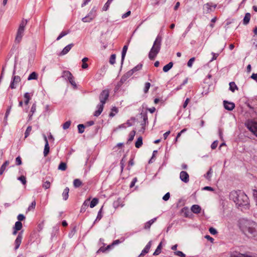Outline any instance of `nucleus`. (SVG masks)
I'll return each instance as SVG.
<instances>
[{
  "label": "nucleus",
  "instance_id": "obj_1",
  "mask_svg": "<svg viewBox=\"0 0 257 257\" xmlns=\"http://www.w3.org/2000/svg\"><path fill=\"white\" fill-rule=\"evenodd\" d=\"M238 226L241 232L248 238L257 240V223L254 221L240 219Z\"/></svg>",
  "mask_w": 257,
  "mask_h": 257
},
{
  "label": "nucleus",
  "instance_id": "obj_2",
  "mask_svg": "<svg viewBox=\"0 0 257 257\" xmlns=\"http://www.w3.org/2000/svg\"><path fill=\"white\" fill-rule=\"evenodd\" d=\"M229 198L236 204L237 206L248 208L249 201L247 196L242 191H232L230 193Z\"/></svg>",
  "mask_w": 257,
  "mask_h": 257
},
{
  "label": "nucleus",
  "instance_id": "obj_3",
  "mask_svg": "<svg viewBox=\"0 0 257 257\" xmlns=\"http://www.w3.org/2000/svg\"><path fill=\"white\" fill-rule=\"evenodd\" d=\"M109 96V91L108 89H105L100 93L99 98L100 100V104L97 106V109L94 112V115L98 116L103 111L104 105L106 103Z\"/></svg>",
  "mask_w": 257,
  "mask_h": 257
},
{
  "label": "nucleus",
  "instance_id": "obj_4",
  "mask_svg": "<svg viewBox=\"0 0 257 257\" xmlns=\"http://www.w3.org/2000/svg\"><path fill=\"white\" fill-rule=\"evenodd\" d=\"M162 37L158 35L156 37L153 45L149 53V58L151 60H154L161 49Z\"/></svg>",
  "mask_w": 257,
  "mask_h": 257
},
{
  "label": "nucleus",
  "instance_id": "obj_5",
  "mask_svg": "<svg viewBox=\"0 0 257 257\" xmlns=\"http://www.w3.org/2000/svg\"><path fill=\"white\" fill-rule=\"evenodd\" d=\"M27 24V20L23 19L21 24H20L19 29L17 31V36L15 39V41L19 43L23 36L24 32L25 31V27Z\"/></svg>",
  "mask_w": 257,
  "mask_h": 257
},
{
  "label": "nucleus",
  "instance_id": "obj_6",
  "mask_svg": "<svg viewBox=\"0 0 257 257\" xmlns=\"http://www.w3.org/2000/svg\"><path fill=\"white\" fill-rule=\"evenodd\" d=\"M245 125L247 128L257 137V121L256 120H248Z\"/></svg>",
  "mask_w": 257,
  "mask_h": 257
},
{
  "label": "nucleus",
  "instance_id": "obj_7",
  "mask_svg": "<svg viewBox=\"0 0 257 257\" xmlns=\"http://www.w3.org/2000/svg\"><path fill=\"white\" fill-rule=\"evenodd\" d=\"M216 7V4H214L212 2L207 3L203 6V10L206 14H208L213 12Z\"/></svg>",
  "mask_w": 257,
  "mask_h": 257
},
{
  "label": "nucleus",
  "instance_id": "obj_8",
  "mask_svg": "<svg viewBox=\"0 0 257 257\" xmlns=\"http://www.w3.org/2000/svg\"><path fill=\"white\" fill-rule=\"evenodd\" d=\"M21 79L19 76H12L9 88L12 89H15L17 85L21 81Z\"/></svg>",
  "mask_w": 257,
  "mask_h": 257
},
{
  "label": "nucleus",
  "instance_id": "obj_9",
  "mask_svg": "<svg viewBox=\"0 0 257 257\" xmlns=\"http://www.w3.org/2000/svg\"><path fill=\"white\" fill-rule=\"evenodd\" d=\"M180 179L182 181L187 183L189 181V176L187 172L182 171L180 173Z\"/></svg>",
  "mask_w": 257,
  "mask_h": 257
},
{
  "label": "nucleus",
  "instance_id": "obj_10",
  "mask_svg": "<svg viewBox=\"0 0 257 257\" xmlns=\"http://www.w3.org/2000/svg\"><path fill=\"white\" fill-rule=\"evenodd\" d=\"M22 238H23V233H22V231H21V232H20L18 234L16 239L15 241V250H17L20 247V245L22 242Z\"/></svg>",
  "mask_w": 257,
  "mask_h": 257
},
{
  "label": "nucleus",
  "instance_id": "obj_11",
  "mask_svg": "<svg viewBox=\"0 0 257 257\" xmlns=\"http://www.w3.org/2000/svg\"><path fill=\"white\" fill-rule=\"evenodd\" d=\"M223 105L226 110L231 111L235 108V104L232 102H229L227 100L223 101Z\"/></svg>",
  "mask_w": 257,
  "mask_h": 257
},
{
  "label": "nucleus",
  "instance_id": "obj_12",
  "mask_svg": "<svg viewBox=\"0 0 257 257\" xmlns=\"http://www.w3.org/2000/svg\"><path fill=\"white\" fill-rule=\"evenodd\" d=\"M43 137H44V141L45 142L43 153H44V157H46L49 153L50 147H49L47 138L46 137V136L45 135H43Z\"/></svg>",
  "mask_w": 257,
  "mask_h": 257
},
{
  "label": "nucleus",
  "instance_id": "obj_13",
  "mask_svg": "<svg viewBox=\"0 0 257 257\" xmlns=\"http://www.w3.org/2000/svg\"><path fill=\"white\" fill-rule=\"evenodd\" d=\"M74 46L73 44H70L65 47L63 50L61 52L60 55H64L68 53V52L71 50L72 47Z\"/></svg>",
  "mask_w": 257,
  "mask_h": 257
},
{
  "label": "nucleus",
  "instance_id": "obj_14",
  "mask_svg": "<svg viewBox=\"0 0 257 257\" xmlns=\"http://www.w3.org/2000/svg\"><path fill=\"white\" fill-rule=\"evenodd\" d=\"M151 241H150L148 244L146 245L145 248L143 249V250L142 251V252L141 253L140 256H143L145 255L146 253H147L151 248Z\"/></svg>",
  "mask_w": 257,
  "mask_h": 257
},
{
  "label": "nucleus",
  "instance_id": "obj_15",
  "mask_svg": "<svg viewBox=\"0 0 257 257\" xmlns=\"http://www.w3.org/2000/svg\"><path fill=\"white\" fill-rule=\"evenodd\" d=\"M157 217H155L153 219H152L151 220L148 221L144 225V229H149L150 228L151 225L156 221Z\"/></svg>",
  "mask_w": 257,
  "mask_h": 257
},
{
  "label": "nucleus",
  "instance_id": "obj_16",
  "mask_svg": "<svg viewBox=\"0 0 257 257\" xmlns=\"http://www.w3.org/2000/svg\"><path fill=\"white\" fill-rule=\"evenodd\" d=\"M127 49H128L127 45H125L122 48V52H121V65L123 63Z\"/></svg>",
  "mask_w": 257,
  "mask_h": 257
},
{
  "label": "nucleus",
  "instance_id": "obj_17",
  "mask_svg": "<svg viewBox=\"0 0 257 257\" xmlns=\"http://www.w3.org/2000/svg\"><path fill=\"white\" fill-rule=\"evenodd\" d=\"M36 111V103H34L31 107V110L30 113L29 114V120H31L32 119V116L34 113Z\"/></svg>",
  "mask_w": 257,
  "mask_h": 257
},
{
  "label": "nucleus",
  "instance_id": "obj_18",
  "mask_svg": "<svg viewBox=\"0 0 257 257\" xmlns=\"http://www.w3.org/2000/svg\"><path fill=\"white\" fill-rule=\"evenodd\" d=\"M191 211L195 214H198L201 212V207L198 205H193L191 207Z\"/></svg>",
  "mask_w": 257,
  "mask_h": 257
},
{
  "label": "nucleus",
  "instance_id": "obj_19",
  "mask_svg": "<svg viewBox=\"0 0 257 257\" xmlns=\"http://www.w3.org/2000/svg\"><path fill=\"white\" fill-rule=\"evenodd\" d=\"M87 16L93 20L96 16V10L95 8H93Z\"/></svg>",
  "mask_w": 257,
  "mask_h": 257
},
{
  "label": "nucleus",
  "instance_id": "obj_20",
  "mask_svg": "<svg viewBox=\"0 0 257 257\" xmlns=\"http://www.w3.org/2000/svg\"><path fill=\"white\" fill-rule=\"evenodd\" d=\"M251 15L250 13H247L245 14V16L243 20V24L244 25H247L250 21Z\"/></svg>",
  "mask_w": 257,
  "mask_h": 257
},
{
  "label": "nucleus",
  "instance_id": "obj_21",
  "mask_svg": "<svg viewBox=\"0 0 257 257\" xmlns=\"http://www.w3.org/2000/svg\"><path fill=\"white\" fill-rule=\"evenodd\" d=\"M72 76L71 73L69 71H64L62 73V77L65 80H68Z\"/></svg>",
  "mask_w": 257,
  "mask_h": 257
},
{
  "label": "nucleus",
  "instance_id": "obj_22",
  "mask_svg": "<svg viewBox=\"0 0 257 257\" xmlns=\"http://www.w3.org/2000/svg\"><path fill=\"white\" fill-rule=\"evenodd\" d=\"M10 162L9 161H5L2 165L0 168V175H2L4 171L6 170L7 167L9 165Z\"/></svg>",
  "mask_w": 257,
  "mask_h": 257
},
{
  "label": "nucleus",
  "instance_id": "obj_23",
  "mask_svg": "<svg viewBox=\"0 0 257 257\" xmlns=\"http://www.w3.org/2000/svg\"><path fill=\"white\" fill-rule=\"evenodd\" d=\"M173 63L172 62H169L168 64L166 65L163 67V70L164 72H167L169 71L173 67Z\"/></svg>",
  "mask_w": 257,
  "mask_h": 257
},
{
  "label": "nucleus",
  "instance_id": "obj_24",
  "mask_svg": "<svg viewBox=\"0 0 257 257\" xmlns=\"http://www.w3.org/2000/svg\"><path fill=\"white\" fill-rule=\"evenodd\" d=\"M141 115L142 116V117L143 119V121H144L145 124H148V115H147V112L143 111L141 113Z\"/></svg>",
  "mask_w": 257,
  "mask_h": 257
},
{
  "label": "nucleus",
  "instance_id": "obj_25",
  "mask_svg": "<svg viewBox=\"0 0 257 257\" xmlns=\"http://www.w3.org/2000/svg\"><path fill=\"white\" fill-rule=\"evenodd\" d=\"M246 254L240 253L237 251H233L230 255V257H246Z\"/></svg>",
  "mask_w": 257,
  "mask_h": 257
},
{
  "label": "nucleus",
  "instance_id": "obj_26",
  "mask_svg": "<svg viewBox=\"0 0 257 257\" xmlns=\"http://www.w3.org/2000/svg\"><path fill=\"white\" fill-rule=\"evenodd\" d=\"M38 77V74L35 72L31 73L28 77V80H37Z\"/></svg>",
  "mask_w": 257,
  "mask_h": 257
},
{
  "label": "nucleus",
  "instance_id": "obj_27",
  "mask_svg": "<svg viewBox=\"0 0 257 257\" xmlns=\"http://www.w3.org/2000/svg\"><path fill=\"white\" fill-rule=\"evenodd\" d=\"M69 189L68 187H66L62 193L63 198L64 200H67L69 196Z\"/></svg>",
  "mask_w": 257,
  "mask_h": 257
},
{
  "label": "nucleus",
  "instance_id": "obj_28",
  "mask_svg": "<svg viewBox=\"0 0 257 257\" xmlns=\"http://www.w3.org/2000/svg\"><path fill=\"white\" fill-rule=\"evenodd\" d=\"M134 74L133 71L132 70H129L126 73H125L121 78V80H125L126 79L131 77Z\"/></svg>",
  "mask_w": 257,
  "mask_h": 257
},
{
  "label": "nucleus",
  "instance_id": "obj_29",
  "mask_svg": "<svg viewBox=\"0 0 257 257\" xmlns=\"http://www.w3.org/2000/svg\"><path fill=\"white\" fill-rule=\"evenodd\" d=\"M82 185L81 181L79 179H75L73 181V186L75 188H78Z\"/></svg>",
  "mask_w": 257,
  "mask_h": 257
},
{
  "label": "nucleus",
  "instance_id": "obj_30",
  "mask_svg": "<svg viewBox=\"0 0 257 257\" xmlns=\"http://www.w3.org/2000/svg\"><path fill=\"white\" fill-rule=\"evenodd\" d=\"M136 135V131L133 130L131 131L129 134V137L127 140V143L128 144L131 143L134 139L135 136Z\"/></svg>",
  "mask_w": 257,
  "mask_h": 257
},
{
  "label": "nucleus",
  "instance_id": "obj_31",
  "mask_svg": "<svg viewBox=\"0 0 257 257\" xmlns=\"http://www.w3.org/2000/svg\"><path fill=\"white\" fill-rule=\"evenodd\" d=\"M143 145V138L140 137L135 143V146L137 148H140Z\"/></svg>",
  "mask_w": 257,
  "mask_h": 257
},
{
  "label": "nucleus",
  "instance_id": "obj_32",
  "mask_svg": "<svg viewBox=\"0 0 257 257\" xmlns=\"http://www.w3.org/2000/svg\"><path fill=\"white\" fill-rule=\"evenodd\" d=\"M23 227V225L21 222L17 221L15 223V226L13 227V229H15L16 230H20Z\"/></svg>",
  "mask_w": 257,
  "mask_h": 257
},
{
  "label": "nucleus",
  "instance_id": "obj_33",
  "mask_svg": "<svg viewBox=\"0 0 257 257\" xmlns=\"http://www.w3.org/2000/svg\"><path fill=\"white\" fill-rule=\"evenodd\" d=\"M98 203V199L97 198H94L90 202L89 206L90 208H93Z\"/></svg>",
  "mask_w": 257,
  "mask_h": 257
},
{
  "label": "nucleus",
  "instance_id": "obj_34",
  "mask_svg": "<svg viewBox=\"0 0 257 257\" xmlns=\"http://www.w3.org/2000/svg\"><path fill=\"white\" fill-rule=\"evenodd\" d=\"M102 208H103V207H102L100 209V210H99V211H98V212L97 213V215L96 218L95 220V221L94 222V223H95L97 221H99L102 218Z\"/></svg>",
  "mask_w": 257,
  "mask_h": 257
},
{
  "label": "nucleus",
  "instance_id": "obj_35",
  "mask_svg": "<svg viewBox=\"0 0 257 257\" xmlns=\"http://www.w3.org/2000/svg\"><path fill=\"white\" fill-rule=\"evenodd\" d=\"M229 89L232 92H234L235 89H238V88L235 84V82H231L229 83Z\"/></svg>",
  "mask_w": 257,
  "mask_h": 257
},
{
  "label": "nucleus",
  "instance_id": "obj_36",
  "mask_svg": "<svg viewBox=\"0 0 257 257\" xmlns=\"http://www.w3.org/2000/svg\"><path fill=\"white\" fill-rule=\"evenodd\" d=\"M88 60V58L87 57H84L82 59V68L83 69H87L88 67V64L86 63Z\"/></svg>",
  "mask_w": 257,
  "mask_h": 257
},
{
  "label": "nucleus",
  "instance_id": "obj_37",
  "mask_svg": "<svg viewBox=\"0 0 257 257\" xmlns=\"http://www.w3.org/2000/svg\"><path fill=\"white\" fill-rule=\"evenodd\" d=\"M24 98L26 99V100L24 102L25 104L26 105H28L30 101V100L31 99V96H30V93L28 92L25 93L24 94Z\"/></svg>",
  "mask_w": 257,
  "mask_h": 257
},
{
  "label": "nucleus",
  "instance_id": "obj_38",
  "mask_svg": "<svg viewBox=\"0 0 257 257\" xmlns=\"http://www.w3.org/2000/svg\"><path fill=\"white\" fill-rule=\"evenodd\" d=\"M162 248V242H160L158 246H157L156 249L153 253V255H157L161 253V250Z\"/></svg>",
  "mask_w": 257,
  "mask_h": 257
},
{
  "label": "nucleus",
  "instance_id": "obj_39",
  "mask_svg": "<svg viewBox=\"0 0 257 257\" xmlns=\"http://www.w3.org/2000/svg\"><path fill=\"white\" fill-rule=\"evenodd\" d=\"M78 133L82 134L84 132L85 125L83 124H79L77 126Z\"/></svg>",
  "mask_w": 257,
  "mask_h": 257
},
{
  "label": "nucleus",
  "instance_id": "obj_40",
  "mask_svg": "<svg viewBox=\"0 0 257 257\" xmlns=\"http://www.w3.org/2000/svg\"><path fill=\"white\" fill-rule=\"evenodd\" d=\"M58 169L59 170H62V171L66 170V169H67L66 164L65 163H64V162L60 163L59 165V166H58Z\"/></svg>",
  "mask_w": 257,
  "mask_h": 257
},
{
  "label": "nucleus",
  "instance_id": "obj_41",
  "mask_svg": "<svg viewBox=\"0 0 257 257\" xmlns=\"http://www.w3.org/2000/svg\"><path fill=\"white\" fill-rule=\"evenodd\" d=\"M18 180L20 181L23 185H26L27 183V180L26 177L22 175L18 178Z\"/></svg>",
  "mask_w": 257,
  "mask_h": 257
},
{
  "label": "nucleus",
  "instance_id": "obj_42",
  "mask_svg": "<svg viewBox=\"0 0 257 257\" xmlns=\"http://www.w3.org/2000/svg\"><path fill=\"white\" fill-rule=\"evenodd\" d=\"M115 58H116V55L115 54H112L111 55L110 58H109V63L110 64L113 65L115 63Z\"/></svg>",
  "mask_w": 257,
  "mask_h": 257
},
{
  "label": "nucleus",
  "instance_id": "obj_43",
  "mask_svg": "<svg viewBox=\"0 0 257 257\" xmlns=\"http://www.w3.org/2000/svg\"><path fill=\"white\" fill-rule=\"evenodd\" d=\"M142 66L143 65L142 64H139L131 70L133 71V73H134L135 72L141 70L142 68Z\"/></svg>",
  "mask_w": 257,
  "mask_h": 257
},
{
  "label": "nucleus",
  "instance_id": "obj_44",
  "mask_svg": "<svg viewBox=\"0 0 257 257\" xmlns=\"http://www.w3.org/2000/svg\"><path fill=\"white\" fill-rule=\"evenodd\" d=\"M32 131V126H28L25 133V138H27L29 135Z\"/></svg>",
  "mask_w": 257,
  "mask_h": 257
},
{
  "label": "nucleus",
  "instance_id": "obj_45",
  "mask_svg": "<svg viewBox=\"0 0 257 257\" xmlns=\"http://www.w3.org/2000/svg\"><path fill=\"white\" fill-rule=\"evenodd\" d=\"M71 123V121L70 120L67 121L64 123H63V128L64 130L68 129L70 127Z\"/></svg>",
  "mask_w": 257,
  "mask_h": 257
},
{
  "label": "nucleus",
  "instance_id": "obj_46",
  "mask_svg": "<svg viewBox=\"0 0 257 257\" xmlns=\"http://www.w3.org/2000/svg\"><path fill=\"white\" fill-rule=\"evenodd\" d=\"M36 207V201L34 200L31 204V205L29 206L27 209V211H30L32 209H34Z\"/></svg>",
  "mask_w": 257,
  "mask_h": 257
},
{
  "label": "nucleus",
  "instance_id": "obj_47",
  "mask_svg": "<svg viewBox=\"0 0 257 257\" xmlns=\"http://www.w3.org/2000/svg\"><path fill=\"white\" fill-rule=\"evenodd\" d=\"M151 86V84L149 82H146L145 84V87H144V91L145 93H148L149 89H150V87Z\"/></svg>",
  "mask_w": 257,
  "mask_h": 257
},
{
  "label": "nucleus",
  "instance_id": "obj_48",
  "mask_svg": "<svg viewBox=\"0 0 257 257\" xmlns=\"http://www.w3.org/2000/svg\"><path fill=\"white\" fill-rule=\"evenodd\" d=\"M113 111H114L115 113H117L118 112V109L116 107H113L111 108V111L109 113V115L110 117H113L115 115V113H113Z\"/></svg>",
  "mask_w": 257,
  "mask_h": 257
},
{
  "label": "nucleus",
  "instance_id": "obj_49",
  "mask_svg": "<svg viewBox=\"0 0 257 257\" xmlns=\"http://www.w3.org/2000/svg\"><path fill=\"white\" fill-rule=\"evenodd\" d=\"M68 81L72 86H73L75 87H76V83L74 81V78L73 76V75L71 77V78H69V79L68 80Z\"/></svg>",
  "mask_w": 257,
  "mask_h": 257
},
{
  "label": "nucleus",
  "instance_id": "obj_50",
  "mask_svg": "<svg viewBox=\"0 0 257 257\" xmlns=\"http://www.w3.org/2000/svg\"><path fill=\"white\" fill-rule=\"evenodd\" d=\"M195 58L194 57H192L189 59V60L187 62V66L189 67H192L193 62L195 61Z\"/></svg>",
  "mask_w": 257,
  "mask_h": 257
},
{
  "label": "nucleus",
  "instance_id": "obj_51",
  "mask_svg": "<svg viewBox=\"0 0 257 257\" xmlns=\"http://www.w3.org/2000/svg\"><path fill=\"white\" fill-rule=\"evenodd\" d=\"M212 174V169L210 168L209 171L207 172V173L204 175L205 177L208 179L209 180L211 177V175Z\"/></svg>",
  "mask_w": 257,
  "mask_h": 257
},
{
  "label": "nucleus",
  "instance_id": "obj_52",
  "mask_svg": "<svg viewBox=\"0 0 257 257\" xmlns=\"http://www.w3.org/2000/svg\"><path fill=\"white\" fill-rule=\"evenodd\" d=\"M50 187V183L49 181H47L45 182L43 184V187L45 189L49 188Z\"/></svg>",
  "mask_w": 257,
  "mask_h": 257
},
{
  "label": "nucleus",
  "instance_id": "obj_53",
  "mask_svg": "<svg viewBox=\"0 0 257 257\" xmlns=\"http://www.w3.org/2000/svg\"><path fill=\"white\" fill-rule=\"evenodd\" d=\"M25 218H26L25 216L22 214H20L17 216V219L18 220V221L21 222V221L25 220Z\"/></svg>",
  "mask_w": 257,
  "mask_h": 257
},
{
  "label": "nucleus",
  "instance_id": "obj_54",
  "mask_svg": "<svg viewBox=\"0 0 257 257\" xmlns=\"http://www.w3.org/2000/svg\"><path fill=\"white\" fill-rule=\"evenodd\" d=\"M209 231L210 233L212 235H215L217 233V230L214 228L212 227L209 228Z\"/></svg>",
  "mask_w": 257,
  "mask_h": 257
},
{
  "label": "nucleus",
  "instance_id": "obj_55",
  "mask_svg": "<svg viewBox=\"0 0 257 257\" xmlns=\"http://www.w3.org/2000/svg\"><path fill=\"white\" fill-rule=\"evenodd\" d=\"M22 160L20 156H18L16 159V164L17 165H21L22 164Z\"/></svg>",
  "mask_w": 257,
  "mask_h": 257
},
{
  "label": "nucleus",
  "instance_id": "obj_56",
  "mask_svg": "<svg viewBox=\"0 0 257 257\" xmlns=\"http://www.w3.org/2000/svg\"><path fill=\"white\" fill-rule=\"evenodd\" d=\"M92 20H91L89 17H88L87 16H86V17L83 18L82 19V21L84 22V23H87V22H90L92 21Z\"/></svg>",
  "mask_w": 257,
  "mask_h": 257
},
{
  "label": "nucleus",
  "instance_id": "obj_57",
  "mask_svg": "<svg viewBox=\"0 0 257 257\" xmlns=\"http://www.w3.org/2000/svg\"><path fill=\"white\" fill-rule=\"evenodd\" d=\"M90 198L85 200L82 205H83L84 207H86L87 208L90 204Z\"/></svg>",
  "mask_w": 257,
  "mask_h": 257
},
{
  "label": "nucleus",
  "instance_id": "obj_58",
  "mask_svg": "<svg viewBox=\"0 0 257 257\" xmlns=\"http://www.w3.org/2000/svg\"><path fill=\"white\" fill-rule=\"evenodd\" d=\"M12 105H13V102H11L10 105L8 107V108H7V109L6 110V115H9L11 110V108H12Z\"/></svg>",
  "mask_w": 257,
  "mask_h": 257
},
{
  "label": "nucleus",
  "instance_id": "obj_59",
  "mask_svg": "<svg viewBox=\"0 0 257 257\" xmlns=\"http://www.w3.org/2000/svg\"><path fill=\"white\" fill-rule=\"evenodd\" d=\"M175 254L176 255H178L181 257H185V254L181 251H176L175 252Z\"/></svg>",
  "mask_w": 257,
  "mask_h": 257
},
{
  "label": "nucleus",
  "instance_id": "obj_60",
  "mask_svg": "<svg viewBox=\"0 0 257 257\" xmlns=\"http://www.w3.org/2000/svg\"><path fill=\"white\" fill-rule=\"evenodd\" d=\"M106 251H107V249L106 247H104L103 246H101L99 248V249L97 251L96 253H99L100 252H104Z\"/></svg>",
  "mask_w": 257,
  "mask_h": 257
},
{
  "label": "nucleus",
  "instance_id": "obj_61",
  "mask_svg": "<svg viewBox=\"0 0 257 257\" xmlns=\"http://www.w3.org/2000/svg\"><path fill=\"white\" fill-rule=\"evenodd\" d=\"M170 197V194L169 192L167 193L163 197V199L164 201H167L169 199Z\"/></svg>",
  "mask_w": 257,
  "mask_h": 257
},
{
  "label": "nucleus",
  "instance_id": "obj_62",
  "mask_svg": "<svg viewBox=\"0 0 257 257\" xmlns=\"http://www.w3.org/2000/svg\"><path fill=\"white\" fill-rule=\"evenodd\" d=\"M109 6H110V5H109V3L106 2L104 4L103 7L102 8V10L103 11H106L107 10H108L109 7Z\"/></svg>",
  "mask_w": 257,
  "mask_h": 257
},
{
  "label": "nucleus",
  "instance_id": "obj_63",
  "mask_svg": "<svg viewBox=\"0 0 257 257\" xmlns=\"http://www.w3.org/2000/svg\"><path fill=\"white\" fill-rule=\"evenodd\" d=\"M217 145H218V142L217 141L213 142L211 145V149L213 150L216 149Z\"/></svg>",
  "mask_w": 257,
  "mask_h": 257
},
{
  "label": "nucleus",
  "instance_id": "obj_64",
  "mask_svg": "<svg viewBox=\"0 0 257 257\" xmlns=\"http://www.w3.org/2000/svg\"><path fill=\"white\" fill-rule=\"evenodd\" d=\"M131 11H128L125 14H123L121 16V18L122 19H125V18H127V17H128L131 15Z\"/></svg>",
  "mask_w": 257,
  "mask_h": 257
}]
</instances>
